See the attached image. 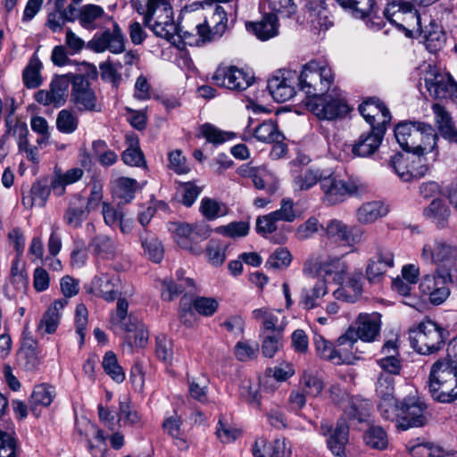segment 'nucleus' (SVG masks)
<instances>
[{
  "instance_id": "1",
  "label": "nucleus",
  "mask_w": 457,
  "mask_h": 457,
  "mask_svg": "<svg viewBox=\"0 0 457 457\" xmlns=\"http://www.w3.org/2000/svg\"><path fill=\"white\" fill-rule=\"evenodd\" d=\"M334 81V73L325 62L310 61L303 66L299 87L309 100L312 112L320 120H335L348 113L350 108L341 92L325 94Z\"/></svg>"
},
{
  "instance_id": "2",
  "label": "nucleus",
  "mask_w": 457,
  "mask_h": 457,
  "mask_svg": "<svg viewBox=\"0 0 457 457\" xmlns=\"http://www.w3.org/2000/svg\"><path fill=\"white\" fill-rule=\"evenodd\" d=\"M133 8L143 16V23L157 37L172 41L178 33L173 19L170 0H146L145 4L137 0L132 2Z\"/></svg>"
},
{
  "instance_id": "3",
  "label": "nucleus",
  "mask_w": 457,
  "mask_h": 457,
  "mask_svg": "<svg viewBox=\"0 0 457 457\" xmlns=\"http://www.w3.org/2000/svg\"><path fill=\"white\" fill-rule=\"evenodd\" d=\"M129 302L119 298L116 309L110 315V323L115 332L125 333L123 349L131 353L134 347L143 348L148 342L149 333L145 324L128 313Z\"/></svg>"
},
{
  "instance_id": "4",
  "label": "nucleus",
  "mask_w": 457,
  "mask_h": 457,
  "mask_svg": "<svg viewBox=\"0 0 457 457\" xmlns=\"http://www.w3.org/2000/svg\"><path fill=\"white\" fill-rule=\"evenodd\" d=\"M399 145L407 153L435 151L438 136L432 125L421 121H403L395 128Z\"/></svg>"
},
{
  "instance_id": "5",
  "label": "nucleus",
  "mask_w": 457,
  "mask_h": 457,
  "mask_svg": "<svg viewBox=\"0 0 457 457\" xmlns=\"http://www.w3.org/2000/svg\"><path fill=\"white\" fill-rule=\"evenodd\" d=\"M445 334L446 331L437 323L425 320L411 329V345L420 354H432L445 345Z\"/></svg>"
},
{
  "instance_id": "6",
  "label": "nucleus",
  "mask_w": 457,
  "mask_h": 457,
  "mask_svg": "<svg viewBox=\"0 0 457 457\" xmlns=\"http://www.w3.org/2000/svg\"><path fill=\"white\" fill-rule=\"evenodd\" d=\"M168 230L180 248L195 255L203 253L204 250L200 243L206 240L211 235V230L205 224L170 222Z\"/></svg>"
},
{
  "instance_id": "7",
  "label": "nucleus",
  "mask_w": 457,
  "mask_h": 457,
  "mask_svg": "<svg viewBox=\"0 0 457 457\" xmlns=\"http://www.w3.org/2000/svg\"><path fill=\"white\" fill-rule=\"evenodd\" d=\"M420 259L436 269L451 268L457 261V244L442 237L429 238L422 245Z\"/></svg>"
},
{
  "instance_id": "8",
  "label": "nucleus",
  "mask_w": 457,
  "mask_h": 457,
  "mask_svg": "<svg viewBox=\"0 0 457 457\" xmlns=\"http://www.w3.org/2000/svg\"><path fill=\"white\" fill-rule=\"evenodd\" d=\"M386 18L408 37H415L421 31L422 18L418 11L407 2H393L384 11Z\"/></svg>"
},
{
  "instance_id": "9",
  "label": "nucleus",
  "mask_w": 457,
  "mask_h": 457,
  "mask_svg": "<svg viewBox=\"0 0 457 457\" xmlns=\"http://www.w3.org/2000/svg\"><path fill=\"white\" fill-rule=\"evenodd\" d=\"M71 103L80 112H100L103 108L96 90L82 74L72 77Z\"/></svg>"
},
{
  "instance_id": "10",
  "label": "nucleus",
  "mask_w": 457,
  "mask_h": 457,
  "mask_svg": "<svg viewBox=\"0 0 457 457\" xmlns=\"http://www.w3.org/2000/svg\"><path fill=\"white\" fill-rule=\"evenodd\" d=\"M452 275L449 270L436 269L432 274L424 276L419 288L421 294L428 297L434 305L443 303L450 295L449 283Z\"/></svg>"
},
{
  "instance_id": "11",
  "label": "nucleus",
  "mask_w": 457,
  "mask_h": 457,
  "mask_svg": "<svg viewBox=\"0 0 457 457\" xmlns=\"http://www.w3.org/2000/svg\"><path fill=\"white\" fill-rule=\"evenodd\" d=\"M112 28L106 27L102 32H96L87 43V47L94 53L109 51L118 54L125 50V36L120 25L112 19Z\"/></svg>"
},
{
  "instance_id": "12",
  "label": "nucleus",
  "mask_w": 457,
  "mask_h": 457,
  "mask_svg": "<svg viewBox=\"0 0 457 457\" xmlns=\"http://www.w3.org/2000/svg\"><path fill=\"white\" fill-rule=\"evenodd\" d=\"M380 314L378 312L361 313L356 320V328H349L344 335L339 337V345L346 342H373L379 335L381 328Z\"/></svg>"
},
{
  "instance_id": "13",
  "label": "nucleus",
  "mask_w": 457,
  "mask_h": 457,
  "mask_svg": "<svg viewBox=\"0 0 457 457\" xmlns=\"http://www.w3.org/2000/svg\"><path fill=\"white\" fill-rule=\"evenodd\" d=\"M213 83L231 91L241 92L247 89L254 81V77L233 65H220L213 73Z\"/></svg>"
},
{
  "instance_id": "14",
  "label": "nucleus",
  "mask_w": 457,
  "mask_h": 457,
  "mask_svg": "<svg viewBox=\"0 0 457 457\" xmlns=\"http://www.w3.org/2000/svg\"><path fill=\"white\" fill-rule=\"evenodd\" d=\"M84 287L87 294H92L108 303L122 298L121 280L117 274L99 271Z\"/></svg>"
},
{
  "instance_id": "15",
  "label": "nucleus",
  "mask_w": 457,
  "mask_h": 457,
  "mask_svg": "<svg viewBox=\"0 0 457 457\" xmlns=\"http://www.w3.org/2000/svg\"><path fill=\"white\" fill-rule=\"evenodd\" d=\"M425 86L434 98L457 100V83L449 74L439 72L429 67L425 74Z\"/></svg>"
},
{
  "instance_id": "16",
  "label": "nucleus",
  "mask_w": 457,
  "mask_h": 457,
  "mask_svg": "<svg viewBox=\"0 0 457 457\" xmlns=\"http://www.w3.org/2000/svg\"><path fill=\"white\" fill-rule=\"evenodd\" d=\"M299 76L295 71L278 70L268 80V90L272 98L278 103L286 102L295 95V79Z\"/></svg>"
},
{
  "instance_id": "17",
  "label": "nucleus",
  "mask_w": 457,
  "mask_h": 457,
  "mask_svg": "<svg viewBox=\"0 0 457 457\" xmlns=\"http://www.w3.org/2000/svg\"><path fill=\"white\" fill-rule=\"evenodd\" d=\"M325 204L333 205L343 202L347 195L356 193L354 184L337 178L334 173L327 172L321 180L320 187Z\"/></svg>"
},
{
  "instance_id": "18",
  "label": "nucleus",
  "mask_w": 457,
  "mask_h": 457,
  "mask_svg": "<svg viewBox=\"0 0 457 457\" xmlns=\"http://www.w3.org/2000/svg\"><path fill=\"white\" fill-rule=\"evenodd\" d=\"M237 173L245 179H251L253 187L263 190L270 195L275 194L278 188V181L274 174L265 166H252L250 163L240 165Z\"/></svg>"
},
{
  "instance_id": "19",
  "label": "nucleus",
  "mask_w": 457,
  "mask_h": 457,
  "mask_svg": "<svg viewBox=\"0 0 457 457\" xmlns=\"http://www.w3.org/2000/svg\"><path fill=\"white\" fill-rule=\"evenodd\" d=\"M426 404L413 398L404 399L400 405L396 427L402 430L422 427L426 423Z\"/></svg>"
},
{
  "instance_id": "20",
  "label": "nucleus",
  "mask_w": 457,
  "mask_h": 457,
  "mask_svg": "<svg viewBox=\"0 0 457 457\" xmlns=\"http://www.w3.org/2000/svg\"><path fill=\"white\" fill-rule=\"evenodd\" d=\"M76 431L87 441V447L92 457H105L108 446L104 432L87 420L76 424Z\"/></svg>"
},
{
  "instance_id": "21",
  "label": "nucleus",
  "mask_w": 457,
  "mask_h": 457,
  "mask_svg": "<svg viewBox=\"0 0 457 457\" xmlns=\"http://www.w3.org/2000/svg\"><path fill=\"white\" fill-rule=\"evenodd\" d=\"M112 19L104 7L96 4H86L79 8L78 22L87 31L104 29L110 25Z\"/></svg>"
},
{
  "instance_id": "22",
  "label": "nucleus",
  "mask_w": 457,
  "mask_h": 457,
  "mask_svg": "<svg viewBox=\"0 0 457 457\" xmlns=\"http://www.w3.org/2000/svg\"><path fill=\"white\" fill-rule=\"evenodd\" d=\"M227 29L228 13L221 5L215 6L210 23L204 22L196 26L197 34L204 43L219 39Z\"/></svg>"
},
{
  "instance_id": "23",
  "label": "nucleus",
  "mask_w": 457,
  "mask_h": 457,
  "mask_svg": "<svg viewBox=\"0 0 457 457\" xmlns=\"http://www.w3.org/2000/svg\"><path fill=\"white\" fill-rule=\"evenodd\" d=\"M320 433L327 437L326 442L329 451L337 457L346 455L345 449L349 441V427L337 423L335 428L328 423H321Z\"/></svg>"
},
{
  "instance_id": "24",
  "label": "nucleus",
  "mask_w": 457,
  "mask_h": 457,
  "mask_svg": "<svg viewBox=\"0 0 457 457\" xmlns=\"http://www.w3.org/2000/svg\"><path fill=\"white\" fill-rule=\"evenodd\" d=\"M359 111L364 120L370 125V129L374 127L386 129V124L391 120L389 110L378 99H370L363 102L359 106Z\"/></svg>"
},
{
  "instance_id": "25",
  "label": "nucleus",
  "mask_w": 457,
  "mask_h": 457,
  "mask_svg": "<svg viewBox=\"0 0 457 457\" xmlns=\"http://www.w3.org/2000/svg\"><path fill=\"white\" fill-rule=\"evenodd\" d=\"M395 256L388 249H380L368 261L366 278L370 283H378L384 278L387 269L394 267Z\"/></svg>"
},
{
  "instance_id": "26",
  "label": "nucleus",
  "mask_w": 457,
  "mask_h": 457,
  "mask_svg": "<svg viewBox=\"0 0 457 457\" xmlns=\"http://www.w3.org/2000/svg\"><path fill=\"white\" fill-rule=\"evenodd\" d=\"M386 129L374 127L370 131L362 133L353 145V154L367 157L373 154L381 145Z\"/></svg>"
},
{
  "instance_id": "27",
  "label": "nucleus",
  "mask_w": 457,
  "mask_h": 457,
  "mask_svg": "<svg viewBox=\"0 0 457 457\" xmlns=\"http://www.w3.org/2000/svg\"><path fill=\"white\" fill-rule=\"evenodd\" d=\"M253 318L257 321H262V328L265 330H271L280 334L287 324V317L280 310H270L267 307L254 309L252 312Z\"/></svg>"
},
{
  "instance_id": "28",
  "label": "nucleus",
  "mask_w": 457,
  "mask_h": 457,
  "mask_svg": "<svg viewBox=\"0 0 457 457\" xmlns=\"http://www.w3.org/2000/svg\"><path fill=\"white\" fill-rule=\"evenodd\" d=\"M278 221L279 220L273 216L271 212L260 216L256 220V231L258 234L275 244H284L287 237L286 233L283 232V229L278 232L279 229L278 225ZM282 228H284V227Z\"/></svg>"
},
{
  "instance_id": "29",
  "label": "nucleus",
  "mask_w": 457,
  "mask_h": 457,
  "mask_svg": "<svg viewBox=\"0 0 457 457\" xmlns=\"http://www.w3.org/2000/svg\"><path fill=\"white\" fill-rule=\"evenodd\" d=\"M246 29L262 41L269 40L278 35V21L275 13H267L255 22H247Z\"/></svg>"
},
{
  "instance_id": "30",
  "label": "nucleus",
  "mask_w": 457,
  "mask_h": 457,
  "mask_svg": "<svg viewBox=\"0 0 457 457\" xmlns=\"http://www.w3.org/2000/svg\"><path fill=\"white\" fill-rule=\"evenodd\" d=\"M417 36H422L426 48L431 53L441 50L446 42L442 26L431 19H429L428 24L421 28V31Z\"/></svg>"
},
{
  "instance_id": "31",
  "label": "nucleus",
  "mask_w": 457,
  "mask_h": 457,
  "mask_svg": "<svg viewBox=\"0 0 457 457\" xmlns=\"http://www.w3.org/2000/svg\"><path fill=\"white\" fill-rule=\"evenodd\" d=\"M67 303V299L62 298L55 300L48 307L37 326V330L40 334H53L56 331L62 316L61 312Z\"/></svg>"
},
{
  "instance_id": "32",
  "label": "nucleus",
  "mask_w": 457,
  "mask_h": 457,
  "mask_svg": "<svg viewBox=\"0 0 457 457\" xmlns=\"http://www.w3.org/2000/svg\"><path fill=\"white\" fill-rule=\"evenodd\" d=\"M93 255L99 260H113L119 255L116 242L106 235H97L88 244Z\"/></svg>"
},
{
  "instance_id": "33",
  "label": "nucleus",
  "mask_w": 457,
  "mask_h": 457,
  "mask_svg": "<svg viewBox=\"0 0 457 457\" xmlns=\"http://www.w3.org/2000/svg\"><path fill=\"white\" fill-rule=\"evenodd\" d=\"M435 121L441 136L446 140L457 143V129L450 113L439 104L432 105Z\"/></svg>"
},
{
  "instance_id": "34",
  "label": "nucleus",
  "mask_w": 457,
  "mask_h": 457,
  "mask_svg": "<svg viewBox=\"0 0 457 457\" xmlns=\"http://www.w3.org/2000/svg\"><path fill=\"white\" fill-rule=\"evenodd\" d=\"M102 214L104 223L111 227H119L123 234L131 232L133 222L130 219H126L125 214L120 207H114L108 203L102 204Z\"/></svg>"
},
{
  "instance_id": "35",
  "label": "nucleus",
  "mask_w": 457,
  "mask_h": 457,
  "mask_svg": "<svg viewBox=\"0 0 457 457\" xmlns=\"http://www.w3.org/2000/svg\"><path fill=\"white\" fill-rule=\"evenodd\" d=\"M362 273H356L350 276L345 285L334 291L333 295L337 300L353 303L362 293Z\"/></svg>"
},
{
  "instance_id": "36",
  "label": "nucleus",
  "mask_w": 457,
  "mask_h": 457,
  "mask_svg": "<svg viewBox=\"0 0 457 457\" xmlns=\"http://www.w3.org/2000/svg\"><path fill=\"white\" fill-rule=\"evenodd\" d=\"M371 403L368 400L353 399L344 411V416L346 417L352 424L369 423L371 411Z\"/></svg>"
},
{
  "instance_id": "37",
  "label": "nucleus",
  "mask_w": 457,
  "mask_h": 457,
  "mask_svg": "<svg viewBox=\"0 0 457 457\" xmlns=\"http://www.w3.org/2000/svg\"><path fill=\"white\" fill-rule=\"evenodd\" d=\"M326 171L320 169L308 168L303 170L300 173L296 174L293 179V189L295 193L307 191L313 187L317 183L321 187V180L325 176Z\"/></svg>"
},
{
  "instance_id": "38",
  "label": "nucleus",
  "mask_w": 457,
  "mask_h": 457,
  "mask_svg": "<svg viewBox=\"0 0 457 457\" xmlns=\"http://www.w3.org/2000/svg\"><path fill=\"white\" fill-rule=\"evenodd\" d=\"M424 216L434 223L436 228H443L447 226L451 211L443 199H434L430 204L424 209Z\"/></svg>"
},
{
  "instance_id": "39",
  "label": "nucleus",
  "mask_w": 457,
  "mask_h": 457,
  "mask_svg": "<svg viewBox=\"0 0 457 457\" xmlns=\"http://www.w3.org/2000/svg\"><path fill=\"white\" fill-rule=\"evenodd\" d=\"M298 386L309 397L315 398L323 391L324 381L316 370L307 369L302 372Z\"/></svg>"
},
{
  "instance_id": "40",
  "label": "nucleus",
  "mask_w": 457,
  "mask_h": 457,
  "mask_svg": "<svg viewBox=\"0 0 457 457\" xmlns=\"http://www.w3.org/2000/svg\"><path fill=\"white\" fill-rule=\"evenodd\" d=\"M388 208L379 201L368 202L361 204L357 212V220L361 224H370L386 215Z\"/></svg>"
},
{
  "instance_id": "41",
  "label": "nucleus",
  "mask_w": 457,
  "mask_h": 457,
  "mask_svg": "<svg viewBox=\"0 0 457 457\" xmlns=\"http://www.w3.org/2000/svg\"><path fill=\"white\" fill-rule=\"evenodd\" d=\"M433 153L432 161L435 162L438 150L436 147L435 151H422L421 153L410 152V170L412 179H420L424 177L431 169V164L428 163V159L425 154Z\"/></svg>"
},
{
  "instance_id": "42",
  "label": "nucleus",
  "mask_w": 457,
  "mask_h": 457,
  "mask_svg": "<svg viewBox=\"0 0 457 457\" xmlns=\"http://www.w3.org/2000/svg\"><path fill=\"white\" fill-rule=\"evenodd\" d=\"M328 294L325 279H319L312 288H303L301 292L300 305L305 310L318 306L317 301Z\"/></svg>"
},
{
  "instance_id": "43",
  "label": "nucleus",
  "mask_w": 457,
  "mask_h": 457,
  "mask_svg": "<svg viewBox=\"0 0 457 457\" xmlns=\"http://www.w3.org/2000/svg\"><path fill=\"white\" fill-rule=\"evenodd\" d=\"M432 382L457 383V370H453L445 359H440L431 367L428 383Z\"/></svg>"
},
{
  "instance_id": "44",
  "label": "nucleus",
  "mask_w": 457,
  "mask_h": 457,
  "mask_svg": "<svg viewBox=\"0 0 457 457\" xmlns=\"http://www.w3.org/2000/svg\"><path fill=\"white\" fill-rule=\"evenodd\" d=\"M84 175V170L80 168H71L64 173H57L51 183V189L56 195H62L65 192V187L80 180Z\"/></svg>"
},
{
  "instance_id": "45",
  "label": "nucleus",
  "mask_w": 457,
  "mask_h": 457,
  "mask_svg": "<svg viewBox=\"0 0 457 457\" xmlns=\"http://www.w3.org/2000/svg\"><path fill=\"white\" fill-rule=\"evenodd\" d=\"M78 76L74 73H67L55 76L50 83V91L55 100V106H62L65 103L70 84L72 86V77Z\"/></svg>"
},
{
  "instance_id": "46",
  "label": "nucleus",
  "mask_w": 457,
  "mask_h": 457,
  "mask_svg": "<svg viewBox=\"0 0 457 457\" xmlns=\"http://www.w3.org/2000/svg\"><path fill=\"white\" fill-rule=\"evenodd\" d=\"M55 396L54 388L47 384H40L34 387L29 398L30 409L33 412L37 411L38 407L49 406Z\"/></svg>"
},
{
  "instance_id": "47",
  "label": "nucleus",
  "mask_w": 457,
  "mask_h": 457,
  "mask_svg": "<svg viewBox=\"0 0 457 457\" xmlns=\"http://www.w3.org/2000/svg\"><path fill=\"white\" fill-rule=\"evenodd\" d=\"M119 420L125 426H141L143 424L142 415L131 403L129 397L124 396L119 403Z\"/></svg>"
},
{
  "instance_id": "48",
  "label": "nucleus",
  "mask_w": 457,
  "mask_h": 457,
  "mask_svg": "<svg viewBox=\"0 0 457 457\" xmlns=\"http://www.w3.org/2000/svg\"><path fill=\"white\" fill-rule=\"evenodd\" d=\"M410 442L407 445L412 457H445V450L431 442Z\"/></svg>"
},
{
  "instance_id": "49",
  "label": "nucleus",
  "mask_w": 457,
  "mask_h": 457,
  "mask_svg": "<svg viewBox=\"0 0 457 457\" xmlns=\"http://www.w3.org/2000/svg\"><path fill=\"white\" fill-rule=\"evenodd\" d=\"M137 187L136 179L119 178L114 182L113 194L120 200V204H129L134 199Z\"/></svg>"
},
{
  "instance_id": "50",
  "label": "nucleus",
  "mask_w": 457,
  "mask_h": 457,
  "mask_svg": "<svg viewBox=\"0 0 457 457\" xmlns=\"http://www.w3.org/2000/svg\"><path fill=\"white\" fill-rule=\"evenodd\" d=\"M254 137L262 143L271 144L284 140V135L278 130L273 120H265L254 129Z\"/></svg>"
},
{
  "instance_id": "51",
  "label": "nucleus",
  "mask_w": 457,
  "mask_h": 457,
  "mask_svg": "<svg viewBox=\"0 0 457 457\" xmlns=\"http://www.w3.org/2000/svg\"><path fill=\"white\" fill-rule=\"evenodd\" d=\"M41 69L42 62L33 54L22 72V79L28 88H36L42 84Z\"/></svg>"
},
{
  "instance_id": "52",
  "label": "nucleus",
  "mask_w": 457,
  "mask_h": 457,
  "mask_svg": "<svg viewBox=\"0 0 457 457\" xmlns=\"http://www.w3.org/2000/svg\"><path fill=\"white\" fill-rule=\"evenodd\" d=\"M432 397L440 403H451L457 399V383H428Z\"/></svg>"
},
{
  "instance_id": "53",
  "label": "nucleus",
  "mask_w": 457,
  "mask_h": 457,
  "mask_svg": "<svg viewBox=\"0 0 457 457\" xmlns=\"http://www.w3.org/2000/svg\"><path fill=\"white\" fill-rule=\"evenodd\" d=\"M363 440L367 446L383 451L388 446V436L385 429L380 426L370 427L363 435Z\"/></svg>"
},
{
  "instance_id": "54",
  "label": "nucleus",
  "mask_w": 457,
  "mask_h": 457,
  "mask_svg": "<svg viewBox=\"0 0 457 457\" xmlns=\"http://www.w3.org/2000/svg\"><path fill=\"white\" fill-rule=\"evenodd\" d=\"M50 195V188L40 182L34 183L29 194L22 198V204L26 207L44 206Z\"/></svg>"
},
{
  "instance_id": "55",
  "label": "nucleus",
  "mask_w": 457,
  "mask_h": 457,
  "mask_svg": "<svg viewBox=\"0 0 457 457\" xmlns=\"http://www.w3.org/2000/svg\"><path fill=\"white\" fill-rule=\"evenodd\" d=\"M325 231L326 236L336 242L350 244L352 241L351 230L342 220L337 219L329 220L326 225Z\"/></svg>"
},
{
  "instance_id": "56",
  "label": "nucleus",
  "mask_w": 457,
  "mask_h": 457,
  "mask_svg": "<svg viewBox=\"0 0 457 457\" xmlns=\"http://www.w3.org/2000/svg\"><path fill=\"white\" fill-rule=\"evenodd\" d=\"M343 8L349 9L353 16L358 19L370 17L373 6V0H336Z\"/></svg>"
},
{
  "instance_id": "57",
  "label": "nucleus",
  "mask_w": 457,
  "mask_h": 457,
  "mask_svg": "<svg viewBox=\"0 0 457 457\" xmlns=\"http://www.w3.org/2000/svg\"><path fill=\"white\" fill-rule=\"evenodd\" d=\"M88 213V210L85 209L84 204L79 200V204H71L69 205L64 213L63 220L69 227L78 228L87 220Z\"/></svg>"
},
{
  "instance_id": "58",
  "label": "nucleus",
  "mask_w": 457,
  "mask_h": 457,
  "mask_svg": "<svg viewBox=\"0 0 457 457\" xmlns=\"http://www.w3.org/2000/svg\"><path fill=\"white\" fill-rule=\"evenodd\" d=\"M199 210L202 215L209 220H216L228 213V208L225 204L208 197H204L201 200Z\"/></svg>"
},
{
  "instance_id": "59",
  "label": "nucleus",
  "mask_w": 457,
  "mask_h": 457,
  "mask_svg": "<svg viewBox=\"0 0 457 457\" xmlns=\"http://www.w3.org/2000/svg\"><path fill=\"white\" fill-rule=\"evenodd\" d=\"M347 270L346 263L340 258H331L323 262L322 273L325 276L332 277L337 283H341L344 280Z\"/></svg>"
},
{
  "instance_id": "60",
  "label": "nucleus",
  "mask_w": 457,
  "mask_h": 457,
  "mask_svg": "<svg viewBox=\"0 0 457 457\" xmlns=\"http://www.w3.org/2000/svg\"><path fill=\"white\" fill-rule=\"evenodd\" d=\"M141 245L145 253L154 262L159 263L164 256V249L161 241L153 235H148L141 239Z\"/></svg>"
},
{
  "instance_id": "61",
  "label": "nucleus",
  "mask_w": 457,
  "mask_h": 457,
  "mask_svg": "<svg viewBox=\"0 0 457 457\" xmlns=\"http://www.w3.org/2000/svg\"><path fill=\"white\" fill-rule=\"evenodd\" d=\"M129 147L122 154V161L129 166L139 167L145 163V157L136 137H128Z\"/></svg>"
},
{
  "instance_id": "62",
  "label": "nucleus",
  "mask_w": 457,
  "mask_h": 457,
  "mask_svg": "<svg viewBox=\"0 0 457 457\" xmlns=\"http://www.w3.org/2000/svg\"><path fill=\"white\" fill-rule=\"evenodd\" d=\"M103 368L107 375H109L115 382L121 383L125 379V372L122 367L118 363L117 357L114 353L107 352L103 359Z\"/></svg>"
},
{
  "instance_id": "63",
  "label": "nucleus",
  "mask_w": 457,
  "mask_h": 457,
  "mask_svg": "<svg viewBox=\"0 0 457 457\" xmlns=\"http://www.w3.org/2000/svg\"><path fill=\"white\" fill-rule=\"evenodd\" d=\"M410 153L396 154L391 157L390 166L394 169L398 177L405 182L411 180L410 170Z\"/></svg>"
},
{
  "instance_id": "64",
  "label": "nucleus",
  "mask_w": 457,
  "mask_h": 457,
  "mask_svg": "<svg viewBox=\"0 0 457 457\" xmlns=\"http://www.w3.org/2000/svg\"><path fill=\"white\" fill-rule=\"evenodd\" d=\"M292 262V254L286 247L277 248L268 258L266 268L273 270L287 269Z\"/></svg>"
}]
</instances>
